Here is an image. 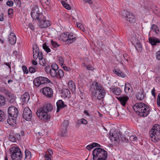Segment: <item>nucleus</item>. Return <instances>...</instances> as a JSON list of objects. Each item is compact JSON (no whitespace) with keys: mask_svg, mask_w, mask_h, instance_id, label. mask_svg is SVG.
I'll use <instances>...</instances> for the list:
<instances>
[{"mask_svg":"<svg viewBox=\"0 0 160 160\" xmlns=\"http://www.w3.org/2000/svg\"><path fill=\"white\" fill-rule=\"evenodd\" d=\"M58 70H51L50 73V75L52 77L56 78L58 76L57 74V71Z\"/></svg>","mask_w":160,"mask_h":160,"instance_id":"nucleus-41","label":"nucleus"},{"mask_svg":"<svg viewBox=\"0 0 160 160\" xmlns=\"http://www.w3.org/2000/svg\"><path fill=\"white\" fill-rule=\"evenodd\" d=\"M132 108L136 113L142 117H147L150 112L149 106L143 102H137L133 106Z\"/></svg>","mask_w":160,"mask_h":160,"instance_id":"nucleus-2","label":"nucleus"},{"mask_svg":"<svg viewBox=\"0 0 160 160\" xmlns=\"http://www.w3.org/2000/svg\"><path fill=\"white\" fill-rule=\"evenodd\" d=\"M156 58L159 60H160V50L156 52Z\"/></svg>","mask_w":160,"mask_h":160,"instance_id":"nucleus-59","label":"nucleus"},{"mask_svg":"<svg viewBox=\"0 0 160 160\" xmlns=\"http://www.w3.org/2000/svg\"><path fill=\"white\" fill-rule=\"evenodd\" d=\"M130 139L131 141H137L138 139V138L134 136H132L130 137Z\"/></svg>","mask_w":160,"mask_h":160,"instance_id":"nucleus-55","label":"nucleus"},{"mask_svg":"<svg viewBox=\"0 0 160 160\" xmlns=\"http://www.w3.org/2000/svg\"><path fill=\"white\" fill-rule=\"evenodd\" d=\"M69 122L67 121H64L63 123L61 125V130L62 132L61 136L63 137L64 136V134L67 132V128L69 125Z\"/></svg>","mask_w":160,"mask_h":160,"instance_id":"nucleus-16","label":"nucleus"},{"mask_svg":"<svg viewBox=\"0 0 160 160\" xmlns=\"http://www.w3.org/2000/svg\"><path fill=\"white\" fill-rule=\"evenodd\" d=\"M6 114L3 111L0 109V122H4L6 119Z\"/></svg>","mask_w":160,"mask_h":160,"instance_id":"nucleus-31","label":"nucleus"},{"mask_svg":"<svg viewBox=\"0 0 160 160\" xmlns=\"http://www.w3.org/2000/svg\"><path fill=\"white\" fill-rule=\"evenodd\" d=\"M68 32L66 33H62L61 35V38H62V40L63 42H66L67 43V38L68 35Z\"/></svg>","mask_w":160,"mask_h":160,"instance_id":"nucleus-33","label":"nucleus"},{"mask_svg":"<svg viewBox=\"0 0 160 160\" xmlns=\"http://www.w3.org/2000/svg\"><path fill=\"white\" fill-rule=\"evenodd\" d=\"M77 27L79 28L80 29L82 30L83 28V27L82 25L80 23L78 22H77Z\"/></svg>","mask_w":160,"mask_h":160,"instance_id":"nucleus-60","label":"nucleus"},{"mask_svg":"<svg viewBox=\"0 0 160 160\" xmlns=\"http://www.w3.org/2000/svg\"><path fill=\"white\" fill-rule=\"evenodd\" d=\"M28 27L32 31H34V27L32 23H29Z\"/></svg>","mask_w":160,"mask_h":160,"instance_id":"nucleus-62","label":"nucleus"},{"mask_svg":"<svg viewBox=\"0 0 160 160\" xmlns=\"http://www.w3.org/2000/svg\"><path fill=\"white\" fill-rule=\"evenodd\" d=\"M40 2L42 3V5L44 6L46 5L48 6L47 8H49L51 7V3L50 0H39Z\"/></svg>","mask_w":160,"mask_h":160,"instance_id":"nucleus-32","label":"nucleus"},{"mask_svg":"<svg viewBox=\"0 0 160 160\" xmlns=\"http://www.w3.org/2000/svg\"><path fill=\"white\" fill-rule=\"evenodd\" d=\"M56 105L57 107V113H58L61 109L67 106V105L64 104V102L62 100H58L57 102Z\"/></svg>","mask_w":160,"mask_h":160,"instance_id":"nucleus-17","label":"nucleus"},{"mask_svg":"<svg viewBox=\"0 0 160 160\" xmlns=\"http://www.w3.org/2000/svg\"><path fill=\"white\" fill-rule=\"evenodd\" d=\"M22 68L24 73L28 74V70L27 68L25 65H23Z\"/></svg>","mask_w":160,"mask_h":160,"instance_id":"nucleus-51","label":"nucleus"},{"mask_svg":"<svg viewBox=\"0 0 160 160\" xmlns=\"http://www.w3.org/2000/svg\"><path fill=\"white\" fill-rule=\"evenodd\" d=\"M61 3L62 5V6L65 8L66 9L68 10H70L71 9V7L70 5L66 3L65 2L62 1H61Z\"/></svg>","mask_w":160,"mask_h":160,"instance_id":"nucleus-42","label":"nucleus"},{"mask_svg":"<svg viewBox=\"0 0 160 160\" xmlns=\"http://www.w3.org/2000/svg\"><path fill=\"white\" fill-rule=\"evenodd\" d=\"M62 67H63L64 70L66 71L69 72L71 70V69L70 67L66 66L65 64Z\"/></svg>","mask_w":160,"mask_h":160,"instance_id":"nucleus-53","label":"nucleus"},{"mask_svg":"<svg viewBox=\"0 0 160 160\" xmlns=\"http://www.w3.org/2000/svg\"><path fill=\"white\" fill-rule=\"evenodd\" d=\"M51 156H50L48 155V154L46 153L45 156V160H51Z\"/></svg>","mask_w":160,"mask_h":160,"instance_id":"nucleus-58","label":"nucleus"},{"mask_svg":"<svg viewBox=\"0 0 160 160\" xmlns=\"http://www.w3.org/2000/svg\"><path fill=\"white\" fill-rule=\"evenodd\" d=\"M110 90L117 95H120L121 92V91L119 88L115 87L113 88H110Z\"/></svg>","mask_w":160,"mask_h":160,"instance_id":"nucleus-26","label":"nucleus"},{"mask_svg":"<svg viewBox=\"0 0 160 160\" xmlns=\"http://www.w3.org/2000/svg\"><path fill=\"white\" fill-rule=\"evenodd\" d=\"M151 140L154 142L160 139V125L156 124L153 126L149 132Z\"/></svg>","mask_w":160,"mask_h":160,"instance_id":"nucleus-5","label":"nucleus"},{"mask_svg":"<svg viewBox=\"0 0 160 160\" xmlns=\"http://www.w3.org/2000/svg\"><path fill=\"white\" fill-rule=\"evenodd\" d=\"M92 144V146L93 147V148L95 147H100L101 146L99 144L96 142H93Z\"/></svg>","mask_w":160,"mask_h":160,"instance_id":"nucleus-63","label":"nucleus"},{"mask_svg":"<svg viewBox=\"0 0 160 160\" xmlns=\"http://www.w3.org/2000/svg\"><path fill=\"white\" fill-rule=\"evenodd\" d=\"M8 113L9 116L12 118L13 123L15 122L16 118L18 114V109L14 106L10 107L8 109Z\"/></svg>","mask_w":160,"mask_h":160,"instance_id":"nucleus-9","label":"nucleus"},{"mask_svg":"<svg viewBox=\"0 0 160 160\" xmlns=\"http://www.w3.org/2000/svg\"><path fill=\"white\" fill-rule=\"evenodd\" d=\"M33 83L35 86L38 87L41 85L49 83H52V82L48 78L41 76L35 78L33 80Z\"/></svg>","mask_w":160,"mask_h":160,"instance_id":"nucleus-6","label":"nucleus"},{"mask_svg":"<svg viewBox=\"0 0 160 160\" xmlns=\"http://www.w3.org/2000/svg\"><path fill=\"white\" fill-rule=\"evenodd\" d=\"M10 152L11 154H13L14 153H19L18 152L21 151L20 149L17 147H13L9 149Z\"/></svg>","mask_w":160,"mask_h":160,"instance_id":"nucleus-24","label":"nucleus"},{"mask_svg":"<svg viewBox=\"0 0 160 160\" xmlns=\"http://www.w3.org/2000/svg\"><path fill=\"white\" fill-rule=\"evenodd\" d=\"M13 9L12 8H9L8 10V14L9 17L11 18H13Z\"/></svg>","mask_w":160,"mask_h":160,"instance_id":"nucleus-46","label":"nucleus"},{"mask_svg":"<svg viewBox=\"0 0 160 160\" xmlns=\"http://www.w3.org/2000/svg\"><path fill=\"white\" fill-rule=\"evenodd\" d=\"M29 99V95L27 92H25L21 97V100L22 102L25 103L28 102Z\"/></svg>","mask_w":160,"mask_h":160,"instance_id":"nucleus-23","label":"nucleus"},{"mask_svg":"<svg viewBox=\"0 0 160 160\" xmlns=\"http://www.w3.org/2000/svg\"><path fill=\"white\" fill-rule=\"evenodd\" d=\"M57 74L58 76H57L56 78L58 79L62 78L64 75L62 69H59L58 70V74Z\"/></svg>","mask_w":160,"mask_h":160,"instance_id":"nucleus-39","label":"nucleus"},{"mask_svg":"<svg viewBox=\"0 0 160 160\" xmlns=\"http://www.w3.org/2000/svg\"><path fill=\"white\" fill-rule=\"evenodd\" d=\"M110 140L112 142H114L115 144L118 143L120 140L119 135L115 132H110L109 133Z\"/></svg>","mask_w":160,"mask_h":160,"instance_id":"nucleus-13","label":"nucleus"},{"mask_svg":"<svg viewBox=\"0 0 160 160\" xmlns=\"http://www.w3.org/2000/svg\"><path fill=\"white\" fill-rule=\"evenodd\" d=\"M52 69L51 68L50 66V65H48L46 66L45 68V70L46 73L48 74H50Z\"/></svg>","mask_w":160,"mask_h":160,"instance_id":"nucleus-48","label":"nucleus"},{"mask_svg":"<svg viewBox=\"0 0 160 160\" xmlns=\"http://www.w3.org/2000/svg\"><path fill=\"white\" fill-rule=\"evenodd\" d=\"M137 50L139 52H141L142 50V47L140 42L138 41L135 46Z\"/></svg>","mask_w":160,"mask_h":160,"instance_id":"nucleus-36","label":"nucleus"},{"mask_svg":"<svg viewBox=\"0 0 160 160\" xmlns=\"http://www.w3.org/2000/svg\"><path fill=\"white\" fill-rule=\"evenodd\" d=\"M44 95L48 98H51L53 97V91L49 87H45L42 88L40 90Z\"/></svg>","mask_w":160,"mask_h":160,"instance_id":"nucleus-12","label":"nucleus"},{"mask_svg":"<svg viewBox=\"0 0 160 160\" xmlns=\"http://www.w3.org/2000/svg\"><path fill=\"white\" fill-rule=\"evenodd\" d=\"M95 87L96 89L92 92V100L97 102L98 100L103 98L106 93L103 87L97 82Z\"/></svg>","mask_w":160,"mask_h":160,"instance_id":"nucleus-3","label":"nucleus"},{"mask_svg":"<svg viewBox=\"0 0 160 160\" xmlns=\"http://www.w3.org/2000/svg\"><path fill=\"white\" fill-rule=\"evenodd\" d=\"M151 29L157 34L160 32L159 30L158 27L155 24H153L152 25Z\"/></svg>","mask_w":160,"mask_h":160,"instance_id":"nucleus-35","label":"nucleus"},{"mask_svg":"<svg viewBox=\"0 0 160 160\" xmlns=\"http://www.w3.org/2000/svg\"><path fill=\"white\" fill-rule=\"evenodd\" d=\"M39 59V63L40 65L43 66H45L46 64L47 60L43 58V54L42 52H41L40 56L38 58Z\"/></svg>","mask_w":160,"mask_h":160,"instance_id":"nucleus-22","label":"nucleus"},{"mask_svg":"<svg viewBox=\"0 0 160 160\" xmlns=\"http://www.w3.org/2000/svg\"><path fill=\"white\" fill-rule=\"evenodd\" d=\"M0 92H1L4 93L6 95H9L10 92L4 87H0Z\"/></svg>","mask_w":160,"mask_h":160,"instance_id":"nucleus-34","label":"nucleus"},{"mask_svg":"<svg viewBox=\"0 0 160 160\" xmlns=\"http://www.w3.org/2000/svg\"><path fill=\"white\" fill-rule=\"evenodd\" d=\"M93 160H106L108 156L107 152L100 148H95L92 151Z\"/></svg>","mask_w":160,"mask_h":160,"instance_id":"nucleus-4","label":"nucleus"},{"mask_svg":"<svg viewBox=\"0 0 160 160\" xmlns=\"http://www.w3.org/2000/svg\"><path fill=\"white\" fill-rule=\"evenodd\" d=\"M8 41L12 45L15 44L16 42V37L14 33L12 32H11L8 36Z\"/></svg>","mask_w":160,"mask_h":160,"instance_id":"nucleus-19","label":"nucleus"},{"mask_svg":"<svg viewBox=\"0 0 160 160\" xmlns=\"http://www.w3.org/2000/svg\"><path fill=\"white\" fill-rule=\"evenodd\" d=\"M40 18L38 21V27L41 29L48 27L51 25L50 21L46 19L45 16L41 15Z\"/></svg>","mask_w":160,"mask_h":160,"instance_id":"nucleus-7","label":"nucleus"},{"mask_svg":"<svg viewBox=\"0 0 160 160\" xmlns=\"http://www.w3.org/2000/svg\"><path fill=\"white\" fill-rule=\"evenodd\" d=\"M23 118L26 120L30 121L32 117V113L30 109L27 107L24 109L22 115Z\"/></svg>","mask_w":160,"mask_h":160,"instance_id":"nucleus-11","label":"nucleus"},{"mask_svg":"<svg viewBox=\"0 0 160 160\" xmlns=\"http://www.w3.org/2000/svg\"><path fill=\"white\" fill-rule=\"evenodd\" d=\"M51 43L52 46L54 48H56L60 46V45L58 44L57 42L53 41L52 40H51Z\"/></svg>","mask_w":160,"mask_h":160,"instance_id":"nucleus-44","label":"nucleus"},{"mask_svg":"<svg viewBox=\"0 0 160 160\" xmlns=\"http://www.w3.org/2000/svg\"><path fill=\"white\" fill-rule=\"evenodd\" d=\"M117 98L119 101L121 105L125 107L129 99L128 97L126 95L117 97Z\"/></svg>","mask_w":160,"mask_h":160,"instance_id":"nucleus-14","label":"nucleus"},{"mask_svg":"<svg viewBox=\"0 0 160 160\" xmlns=\"http://www.w3.org/2000/svg\"><path fill=\"white\" fill-rule=\"evenodd\" d=\"M77 125L78 124L79 125L81 124L86 125L88 124V121L84 118H82L77 120Z\"/></svg>","mask_w":160,"mask_h":160,"instance_id":"nucleus-37","label":"nucleus"},{"mask_svg":"<svg viewBox=\"0 0 160 160\" xmlns=\"http://www.w3.org/2000/svg\"><path fill=\"white\" fill-rule=\"evenodd\" d=\"M145 95L144 94V91L142 89L140 92H139L136 95L137 98L139 100H142L144 98Z\"/></svg>","mask_w":160,"mask_h":160,"instance_id":"nucleus-27","label":"nucleus"},{"mask_svg":"<svg viewBox=\"0 0 160 160\" xmlns=\"http://www.w3.org/2000/svg\"><path fill=\"white\" fill-rule=\"evenodd\" d=\"M8 139L10 141L12 142H15L16 141V137L13 135L9 134L8 136Z\"/></svg>","mask_w":160,"mask_h":160,"instance_id":"nucleus-43","label":"nucleus"},{"mask_svg":"<svg viewBox=\"0 0 160 160\" xmlns=\"http://www.w3.org/2000/svg\"><path fill=\"white\" fill-rule=\"evenodd\" d=\"M130 87L131 85L129 83H128V84H125L124 88V90L125 92L128 93L129 92L130 89Z\"/></svg>","mask_w":160,"mask_h":160,"instance_id":"nucleus-45","label":"nucleus"},{"mask_svg":"<svg viewBox=\"0 0 160 160\" xmlns=\"http://www.w3.org/2000/svg\"><path fill=\"white\" fill-rule=\"evenodd\" d=\"M121 16L122 18H124L130 23H135L136 21V19L134 15L132 13L127 11H123Z\"/></svg>","mask_w":160,"mask_h":160,"instance_id":"nucleus-8","label":"nucleus"},{"mask_svg":"<svg viewBox=\"0 0 160 160\" xmlns=\"http://www.w3.org/2000/svg\"><path fill=\"white\" fill-rule=\"evenodd\" d=\"M36 72H40L41 71V68L40 66H36L34 67Z\"/></svg>","mask_w":160,"mask_h":160,"instance_id":"nucleus-61","label":"nucleus"},{"mask_svg":"<svg viewBox=\"0 0 160 160\" xmlns=\"http://www.w3.org/2000/svg\"><path fill=\"white\" fill-rule=\"evenodd\" d=\"M52 70H58V65L55 63H52L51 66Z\"/></svg>","mask_w":160,"mask_h":160,"instance_id":"nucleus-47","label":"nucleus"},{"mask_svg":"<svg viewBox=\"0 0 160 160\" xmlns=\"http://www.w3.org/2000/svg\"><path fill=\"white\" fill-rule=\"evenodd\" d=\"M25 157L24 160H29L31 158V153L28 150L26 149L25 151Z\"/></svg>","mask_w":160,"mask_h":160,"instance_id":"nucleus-30","label":"nucleus"},{"mask_svg":"<svg viewBox=\"0 0 160 160\" xmlns=\"http://www.w3.org/2000/svg\"><path fill=\"white\" fill-rule=\"evenodd\" d=\"M42 48L44 50L48 53L51 52V49L47 45V42H44L42 45Z\"/></svg>","mask_w":160,"mask_h":160,"instance_id":"nucleus-38","label":"nucleus"},{"mask_svg":"<svg viewBox=\"0 0 160 160\" xmlns=\"http://www.w3.org/2000/svg\"><path fill=\"white\" fill-rule=\"evenodd\" d=\"M62 93L66 98H69L71 97L70 92L68 89H63L62 91Z\"/></svg>","mask_w":160,"mask_h":160,"instance_id":"nucleus-28","label":"nucleus"},{"mask_svg":"<svg viewBox=\"0 0 160 160\" xmlns=\"http://www.w3.org/2000/svg\"><path fill=\"white\" fill-rule=\"evenodd\" d=\"M149 42L152 46H155L157 43H160V39L154 37H150L148 38Z\"/></svg>","mask_w":160,"mask_h":160,"instance_id":"nucleus-18","label":"nucleus"},{"mask_svg":"<svg viewBox=\"0 0 160 160\" xmlns=\"http://www.w3.org/2000/svg\"><path fill=\"white\" fill-rule=\"evenodd\" d=\"M67 38V44H68L72 43L76 40V37L73 35L72 33L69 34V33H68Z\"/></svg>","mask_w":160,"mask_h":160,"instance_id":"nucleus-21","label":"nucleus"},{"mask_svg":"<svg viewBox=\"0 0 160 160\" xmlns=\"http://www.w3.org/2000/svg\"><path fill=\"white\" fill-rule=\"evenodd\" d=\"M18 152L19 153L11 154V158L12 160H22L23 156L22 152L21 151Z\"/></svg>","mask_w":160,"mask_h":160,"instance_id":"nucleus-20","label":"nucleus"},{"mask_svg":"<svg viewBox=\"0 0 160 160\" xmlns=\"http://www.w3.org/2000/svg\"><path fill=\"white\" fill-rule=\"evenodd\" d=\"M69 88L72 91H75L76 89V86L74 82L72 81H70L68 82Z\"/></svg>","mask_w":160,"mask_h":160,"instance_id":"nucleus-29","label":"nucleus"},{"mask_svg":"<svg viewBox=\"0 0 160 160\" xmlns=\"http://www.w3.org/2000/svg\"><path fill=\"white\" fill-rule=\"evenodd\" d=\"M36 69L34 67H30L28 68V70L30 73H32L36 72Z\"/></svg>","mask_w":160,"mask_h":160,"instance_id":"nucleus-54","label":"nucleus"},{"mask_svg":"<svg viewBox=\"0 0 160 160\" xmlns=\"http://www.w3.org/2000/svg\"><path fill=\"white\" fill-rule=\"evenodd\" d=\"M5 99L3 96L0 94V106H2L5 105Z\"/></svg>","mask_w":160,"mask_h":160,"instance_id":"nucleus-40","label":"nucleus"},{"mask_svg":"<svg viewBox=\"0 0 160 160\" xmlns=\"http://www.w3.org/2000/svg\"><path fill=\"white\" fill-rule=\"evenodd\" d=\"M33 58L36 60L40 56L41 52H40L39 48L36 44L33 46Z\"/></svg>","mask_w":160,"mask_h":160,"instance_id":"nucleus-15","label":"nucleus"},{"mask_svg":"<svg viewBox=\"0 0 160 160\" xmlns=\"http://www.w3.org/2000/svg\"><path fill=\"white\" fill-rule=\"evenodd\" d=\"M93 148V147L92 146V144L89 145L86 147V148L88 150H91Z\"/></svg>","mask_w":160,"mask_h":160,"instance_id":"nucleus-64","label":"nucleus"},{"mask_svg":"<svg viewBox=\"0 0 160 160\" xmlns=\"http://www.w3.org/2000/svg\"><path fill=\"white\" fill-rule=\"evenodd\" d=\"M53 109L51 103L46 102L43 104L42 107L38 109L36 113L39 118L44 121H46L50 118L49 112L52 111Z\"/></svg>","mask_w":160,"mask_h":160,"instance_id":"nucleus-1","label":"nucleus"},{"mask_svg":"<svg viewBox=\"0 0 160 160\" xmlns=\"http://www.w3.org/2000/svg\"><path fill=\"white\" fill-rule=\"evenodd\" d=\"M157 104L158 106L160 107V93L158 94L157 98Z\"/></svg>","mask_w":160,"mask_h":160,"instance_id":"nucleus-57","label":"nucleus"},{"mask_svg":"<svg viewBox=\"0 0 160 160\" xmlns=\"http://www.w3.org/2000/svg\"><path fill=\"white\" fill-rule=\"evenodd\" d=\"M9 97V102L11 103H13L15 101V97L13 95H11Z\"/></svg>","mask_w":160,"mask_h":160,"instance_id":"nucleus-50","label":"nucleus"},{"mask_svg":"<svg viewBox=\"0 0 160 160\" xmlns=\"http://www.w3.org/2000/svg\"><path fill=\"white\" fill-rule=\"evenodd\" d=\"M7 122L10 125H11V124H13L12 123L13 122V120H12V118L11 119H10L9 117H8V118L7 119Z\"/></svg>","mask_w":160,"mask_h":160,"instance_id":"nucleus-56","label":"nucleus"},{"mask_svg":"<svg viewBox=\"0 0 160 160\" xmlns=\"http://www.w3.org/2000/svg\"><path fill=\"white\" fill-rule=\"evenodd\" d=\"M31 15L33 19L37 20L40 18L41 15H43L42 13L40 12L39 7L38 6H35L32 8Z\"/></svg>","mask_w":160,"mask_h":160,"instance_id":"nucleus-10","label":"nucleus"},{"mask_svg":"<svg viewBox=\"0 0 160 160\" xmlns=\"http://www.w3.org/2000/svg\"><path fill=\"white\" fill-rule=\"evenodd\" d=\"M113 71L115 74L119 77L124 78L126 76V74L122 72L119 68H114Z\"/></svg>","mask_w":160,"mask_h":160,"instance_id":"nucleus-25","label":"nucleus"},{"mask_svg":"<svg viewBox=\"0 0 160 160\" xmlns=\"http://www.w3.org/2000/svg\"><path fill=\"white\" fill-rule=\"evenodd\" d=\"M14 3L11 0H8L6 2V5L10 7H12Z\"/></svg>","mask_w":160,"mask_h":160,"instance_id":"nucleus-52","label":"nucleus"},{"mask_svg":"<svg viewBox=\"0 0 160 160\" xmlns=\"http://www.w3.org/2000/svg\"><path fill=\"white\" fill-rule=\"evenodd\" d=\"M58 61L59 63L61 64V66L64 65V60L62 57H60L58 58Z\"/></svg>","mask_w":160,"mask_h":160,"instance_id":"nucleus-49","label":"nucleus"}]
</instances>
